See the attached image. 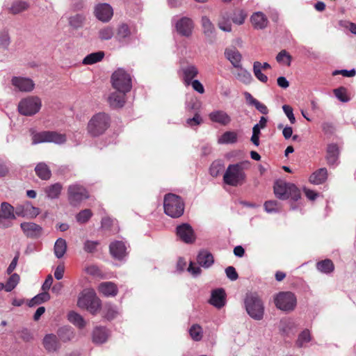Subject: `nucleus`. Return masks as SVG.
Returning <instances> with one entry per match:
<instances>
[{"mask_svg":"<svg viewBox=\"0 0 356 356\" xmlns=\"http://www.w3.org/2000/svg\"><path fill=\"white\" fill-rule=\"evenodd\" d=\"M86 272L92 276L102 277V273L99 268L96 265H90L86 268Z\"/></svg>","mask_w":356,"mask_h":356,"instance_id":"338daca9","label":"nucleus"},{"mask_svg":"<svg viewBox=\"0 0 356 356\" xmlns=\"http://www.w3.org/2000/svg\"><path fill=\"white\" fill-rule=\"evenodd\" d=\"M253 72L255 77L262 83H266L268 80V76L261 72L259 67V62L255 61L253 63Z\"/></svg>","mask_w":356,"mask_h":356,"instance_id":"4d7b16f0","label":"nucleus"},{"mask_svg":"<svg viewBox=\"0 0 356 356\" xmlns=\"http://www.w3.org/2000/svg\"><path fill=\"white\" fill-rule=\"evenodd\" d=\"M181 72L182 79L186 86H190L193 79L198 74L197 68L193 65L181 67Z\"/></svg>","mask_w":356,"mask_h":356,"instance_id":"c85d7f7f","label":"nucleus"},{"mask_svg":"<svg viewBox=\"0 0 356 356\" xmlns=\"http://www.w3.org/2000/svg\"><path fill=\"white\" fill-rule=\"evenodd\" d=\"M223 162L221 160H216L211 163L209 168V172L212 177H216L220 175V173L223 170Z\"/></svg>","mask_w":356,"mask_h":356,"instance_id":"3c124183","label":"nucleus"},{"mask_svg":"<svg viewBox=\"0 0 356 356\" xmlns=\"http://www.w3.org/2000/svg\"><path fill=\"white\" fill-rule=\"evenodd\" d=\"M98 291L106 297H115L118 293L117 285L112 282H104L99 284Z\"/></svg>","mask_w":356,"mask_h":356,"instance_id":"a878e982","label":"nucleus"},{"mask_svg":"<svg viewBox=\"0 0 356 356\" xmlns=\"http://www.w3.org/2000/svg\"><path fill=\"white\" fill-rule=\"evenodd\" d=\"M94 14L99 21L108 22L113 15V10L108 3H98L95 6Z\"/></svg>","mask_w":356,"mask_h":356,"instance_id":"a211bd4d","label":"nucleus"},{"mask_svg":"<svg viewBox=\"0 0 356 356\" xmlns=\"http://www.w3.org/2000/svg\"><path fill=\"white\" fill-rule=\"evenodd\" d=\"M127 92L117 90L115 92H112L108 98L110 106L114 108H122L124 105L125 95Z\"/></svg>","mask_w":356,"mask_h":356,"instance_id":"393cba45","label":"nucleus"},{"mask_svg":"<svg viewBox=\"0 0 356 356\" xmlns=\"http://www.w3.org/2000/svg\"><path fill=\"white\" fill-rule=\"evenodd\" d=\"M327 179V170L321 168L314 171L309 177V181L315 185L323 184Z\"/></svg>","mask_w":356,"mask_h":356,"instance_id":"72a5a7b5","label":"nucleus"},{"mask_svg":"<svg viewBox=\"0 0 356 356\" xmlns=\"http://www.w3.org/2000/svg\"><path fill=\"white\" fill-rule=\"evenodd\" d=\"M291 56L286 50H282L276 56V60L278 63H285L288 66L291 65Z\"/></svg>","mask_w":356,"mask_h":356,"instance_id":"0e129e2a","label":"nucleus"},{"mask_svg":"<svg viewBox=\"0 0 356 356\" xmlns=\"http://www.w3.org/2000/svg\"><path fill=\"white\" fill-rule=\"evenodd\" d=\"M57 337L60 342L67 343L72 341L75 337L74 329L70 326H63L58 329Z\"/></svg>","mask_w":356,"mask_h":356,"instance_id":"473e14b6","label":"nucleus"},{"mask_svg":"<svg viewBox=\"0 0 356 356\" xmlns=\"http://www.w3.org/2000/svg\"><path fill=\"white\" fill-rule=\"evenodd\" d=\"M118 309L115 305L110 302H106L104 305L102 309L103 316L108 321H111L116 318L118 314Z\"/></svg>","mask_w":356,"mask_h":356,"instance_id":"4c0bfd02","label":"nucleus"},{"mask_svg":"<svg viewBox=\"0 0 356 356\" xmlns=\"http://www.w3.org/2000/svg\"><path fill=\"white\" fill-rule=\"evenodd\" d=\"M244 306L248 314L255 321H261L264 316V302L256 293H247L244 299Z\"/></svg>","mask_w":356,"mask_h":356,"instance_id":"f257e3e1","label":"nucleus"},{"mask_svg":"<svg viewBox=\"0 0 356 356\" xmlns=\"http://www.w3.org/2000/svg\"><path fill=\"white\" fill-rule=\"evenodd\" d=\"M163 207L166 215L177 218L184 213V202L180 196L168 193L164 197Z\"/></svg>","mask_w":356,"mask_h":356,"instance_id":"20e7f679","label":"nucleus"},{"mask_svg":"<svg viewBox=\"0 0 356 356\" xmlns=\"http://www.w3.org/2000/svg\"><path fill=\"white\" fill-rule=\"evenodd\" d=\"M54 254L58 259L62 258L67 251L66 241L62 238L56 240L54 244Z\"/></svg>","mask_w":356,"mask_h":356,"instance_id":"ea45409f","label":"nucleus"},{"mask_svg":"<svg viewBox=\"0 0 356 356\" xmlns=\"http://www.w3.org/2000/svg\"><path fill=\"white\" fill-rule=\"evenodd\" d=\"M67 193L70 204L74 207L79 205L83 200L88 199L89 197L86 188L76 183L69 186Z\"/></svg>","mask_w":356,"mask_h":356,"instance_id":"f8f14e48","label":"nucleus"},{"mask_svg":"<svg viewBox=\"0 0 356 356\" xmlns=\"http://www.w3.org/2000/svg\"><path fill=\"white\" fill-rule=\"evenodd\" d=\"M19 280L20 277L18 274H10V277L8 279L6 283L5 284V291L7 292H10L13 291L18 284Z\"/></svg>","mask_w":356,"mask_h":356,"instance_id":"09e8293b","label":"nucleus"},{"mask_svg":"<svg viewBox=\"0 0 356 356\" xmlns=\"http://www.w3.org/2000/svg\"><path fill=\"white\" fill-rule=\"evenodd\" d=\"M15 220H16L15 207L9 202H2L0 204V228L11 227Z\"/></svg>","mask_w":356,"mask_h":356,"instance_id":"9d476101","label":"nucleus"},{"mask_svg":"<svg viewBox=\"0 0 356 356\" xmlns=\"http://www.w3.org/2000/svg\"><path fill=\"white\" fill-rule=\"evenodd\" d=\"M201 107V102L195 97H191L186 102V110L187 111H195L198 113Z\"/></svg>","mask_w":356,"mask_h":356,"instance_id":"864d4df0","label":"nucleus"},{"mask_svg":"<svg viewBox=\"0 0 356 356\" xmlns=\"http://www.w3.org/2000/svg\"><path fill=\"white\" fill-rule=\"evenodd\" d=\"M189 334L194 341H200L202 337V329L199 325L195 324L190 328Z\"/></svg>","mask_w":356,"mask_h":356,"instance_id":"13d9d810","label":"nucleus"},{"mask_svg":"<svg viewBox=\"0 0 356 356\" xmlns=\"http://www.w3.org/2000/svg\"><path fill=\"white\" fill-rule=\"evenodd\" d=\"M251 23L256 29H264L268 24L267 17L262 12H256L250 17Z\"/></svg>","mask_w":356,"mask_h":356,"instance_id":"c756f323","label":"nucleus"},{"mask_svg":"<svg viewBox=\"0 0 356 356\" xmlns=\"http://www.w3.org/2000/svg\"><path fill=\"white\" fill-rule=\"evenodd\" d=\"M92 213L88 209H83L78 213L76 216V221L81 224H83L87 222L90 218L92 217Z\"/></svg>","mask_w":356,"mask_h":356,"instance_id":"6e6d98bb","label":"nucleus"},{"mask_svg":"<svg viewBox=\"0 0 356 356\" xmlns=\"http://www.w3.org/2000/svg\"><path fill=\"white\" fill-rule=\"evenodd\" d=\"M12 84L22 92H31L35 87V83L29 78L14 76L11 80Z\"/></svg>","mask_w":356,"mask_h":356,"instance_id":"412c9836","label":"nucleus"},{"mask_svg":"<svg viewBox=\"0 0 356 356\" xmlns=\"http://www.w3.org/2000/svg\"><path fill=\"white\" fill-rule=\"evenodd\" d=\"M134 33V29L127 24L122 23L116 29L115 38L121 45H127L131 41Z\"/></svg>","mask_w":356,"mask_h":356,"instance_id":"2eb2a0df","label":"nucleus"},{"mask_svg":"<svg viewBox=\"0 0 356 356\" xmlns=\"http://www.w3.org/2000/svg\"><path fill=\"white\" fill-rule=\"evenodd\" d=\"M109 336V332L105 327H97L92 332V341L96 344L105 343Z\"/></svg>","mask_w":356,"mask_h":356,"instance_id":"2f4dec72","label":"nucleus"},{"mask_svg":"<svg viewBox=\"0 0 356 356\" xmlns=\"http://www.w3.org/2000/svg\"><path fill=\"white\" fill-rule=\"evenodd\" d=\"M209 303L218 309L225 305V292L223 289H217L211 292Z\"/></svg>","mask_w":356,"mask_h":356,"instance_id":"b1692460","label":"nucleus"},{"mask_svg":"<svg viewBox=\"0 0 356 356\" xmlns=\"http://www.w3.org/2000/svg\"><path fill=\"white\" fill-rule=\"evenodd\" d=\"M113 87L122 92H129L132 88L131 78L124 69L119 68L111 76Z\"/></svg>","mask_w":356,"mask_h":356,"instance_id":"0eeeda50","label":"nucleus"},{"mask_svg":"<svg viewBox=\"0 0 356 356\" xmlns=\"http://www.w3.org/2000/svg\"><path fill=\"white\" fill-rule=\"evenodd\" d=\"M17 217H22L27 219L35 218L40 213V209L34 207L29 201H24L17 204L15 207Z\"/></svg>","mask_w":356,"mask_h":356,"instance_id":"ddd939ff","label":"nucleus"},{"mask_svg":"<svg viewBox=\"0 0 356 356\" xmlns=\"http://www.w3.org/2000/svg\"><path fill=\"white\" fill-rule=\"evenodd\" d=\"M246 181V174L242 163L230 164L223 175V182L231 186L243 185Z\"/></svg>","mask_w":356,"mask_h":356,"instance_id":"f03ea898","label":"nucleus"},{"mask_svg":"<svg viewBox=\"0 0 356 356\" xmlns=\"http://www.w3.org/2000/svg\"><path fill=\"white\" fill-rule=\"evenodd\" d=\"M247 17V13L243 10H236L232 17V22L238 25H241L244 23Z\"/></svg>","mask_w":356,"mask_h":356,"instance_id":"5fc2aeb1","label":"nucleus"},{"mask_svg":"<svg viewBox=\"0 0 356 356\" xmlns=\"http://www.w3.org/2000/svg\"><path fill=\"white\" fill-rule=\"evenodd\" d=\"M281 330L286 335H289L291 332L297 327V324L291 318H286L281 321Z\"/></svg>","mask_w":356,"mask_h":356,"instance_id":"49530a36","label":"nucleus"},{"mask_svg":"<svg viewBox=\"0 0 356 356\" xmlns=\"http://www.w3.org/2000/svg\"><path fill=\"white\" fill-rule=\"evenodd\" d=\"M274 193L277 198L283 200L291 198L298 201L301 197L300 191L295 184L282 180L275 183Z\"/></svg>","mask_w":356,"mask_h":356,"instance_id":"39448f33","label":"nucleus"},{"mask_svg":"<svg viewBox=\"0 0 356 356\" xmlns=\"http://www.w3.org/2000/svg\"><path fill=\"white\" fill-rule=\"evenodd\" d=\"M104 56V53L103 51H97L94 53H91L87 55L82 61L83 65H92L97 62L101 61Z\"/></svg>","mask_w":356,"mask_h":356,"instance_id":"79ce46f5","label":"nucleus"},{"mask_svg":"<svg viewBox=\"0 0 356 356\" xmlns=\"http://www.w3.org/2000/svg\"><path fill=\"white\" fill-rule=\"evenodd\" d=\"M86 21V17L84 14L77 13L69 17L68 24L74 29L82 28Z\"/></svg>","mask_w":356,"mask_h":356,"instance_id":"c9c22d12","label":"nucleus"},{"mask_svg":"<svg viewBox=\"0 0 356 356\" xmlns=\"http://www.w3.org/2000/svg\"><path fill=\"white\" fill-rule=\"evenodd\" d=\"M238 69L237 73L236 74V78L241 82L248 85L252 82V76L250 72H248L245 68L242 67L241 65L240 67H236Z\"/></svg>","mask_w":356,"mask_h":356,"instance_id":"a19ab883","label":"nucleus"},{"mask_svg":"<svg viewBox=\"0 0 356 356\" xmlns=\"http://www.w3.org/2000/svg\"><path fill=\"white\" fill-rule=\"evenodd\" d=\"M201 24L203 33L207 40L212 43L216 40V29L213 24L207 16H203L201 19Z\"/></svg>","mask_w":356,"mask_h":356,"instance_id":"4be33fe9","label":"nucleus"},{"mask_svg":"<svg viewBox=\"0 0 356 356\" xmlns=\"http://www.w3.org/2000/svg\"><path fill=\"white\" fill-rule=\"evenodd\" d=\"M311 339L312 337L309 330L305 329L299 334L296 344L298 347L302 348L305 343L309 342Z\"/></svg>","mask_w":356,"mask_h":356,"instance_id":"8fccbe9b","label":"nucleus"},{"mask_svg":"<svg viewBox=\"0 0 356 356\" xmlns=\"http://www.w3.org/2000/svg\"><path fill=\"white\" fill-rule=\"evenodd\" d=\"M225 58L232 63L234 67H240L241 65L242 56L235 48H226L225 50Z\"/></svg>","mask_w":356,"mask_h":356,"instance_id":"5701e85b","label":"nucleus"},{"mask_svg":"<svg viewBox=\"0 0 356 356\" xmlns=\"http://www.w3.org/2000/svg\"><path fill=\"white\" fill-rule=\"evenodd\" d=\"M10 43V38L7 29H3L0 31V47L4 49H8Z\"/></svg>","mask_w":356,"mask_h":356,"instance_id":"bf43d9fd","label":"nucleus"},{"mask_svg":"<svg viewBox=\"0 0 356 356\" xmlns=\"http://www.w3.org/2000/svg\"><path fill=\"white\" fill-rule=\"evenodd\" d=\"M20 227L24 235L30 238L37 239L42 236L43 228L33 222H24L20 224Z\"/></svg>","mask_w":356,"mask_h":356,"instance_id":"f3484780","label":"nucleus"},{"mask_svg":"<svg viewBox=\"0 0 356 356\" xmlns=\"http://www.w3.org/2000/svg\"><path fill=\"white\" fill-rule=\"evenodd\" d=\"M29 3L24 1L17 0L13 3L9 8L10 12L14 15L19 14L29 8Z\"/></svg>","mask_w":356,"mask_h":356,"instance_id":"de8ad7c7","label":"nucleus"},{"mask_svg":"<svg viewBox=\"0 0 356 356\" xmlns=\"http://www.w3.org/2000/svg\"><path fill=\"white\" fill-rule=\"evenodd\" d=\"M335 97L341 102H348L350 98L347 95V90L344 87H340L334 90Z\"/></svg>","mask_w":356,"mask_h":356,"instance_id":"680f3d73","label":"nucleus"},{"mask_svg":"<svg viewBox=\"0 0 356 356\" xmlns=\"http://www.w3.org/2000/svg\"><path fill=\"white\" fill-rule=\"evenodd\" d=\"M274 303L276 307L284 312L294 310L297 305L295 294L290 291H282L274 296Z\"/></svg>","mask_w":356,"mask_h":356,"instance_id":"6e6552de","label":"nucleus"},{"mask_svg":"<svg viewBox=\"0 0 356 356\" xmlns=\"http://www.w3.org/2000/svg\"><path fill=\"white\" fill-rule=\"evenodd\" d=\"M77 305L80 308L87 309L90 314H96L101 307V300L92 289L84 291L79 296Z\"/></svg>","mask_w":356,"mask_h":356,"instance_id":"423d86ee","label":"nucleus"},{"mask_svg":"<svg viewBox=\"0 0 356 356\" xmlns=\"http://www.w3.org/2000/svg\"><path fill=\"white\" fill-rule=\"evenodd\" d=\"M172 22L179 35L186 38L192 35L195 26L192 19L188 17H181L177 19L173 18Z\"/></svg>","mask_w":356,"mask_h":356,"instance_id":"4468645a","label":"nucleus"},{"mask_svg":"<svg viewBox=\"0 0 356 356\" xmlns=\"http://www.w3.org/2000/svg\"><path fill=\"white\" fill-rule=\"evenodd\" d=\"M41 106L42 102L40 99L38 97L31 96L19 102L18 111L23 115L31 116L39 112Z\"/></svg>","mask_w":356,"mask_h":356,"instance_id":"1a4fd4ad","label":"nucleus"},{"mask_svg":"<svg viewBox=\"0 0 356 356\" xmlns=\"http://www.w3.org/2000/svg\"><path fill=\"white\" fill-rule=\"evenodd\" d=\"M339 156V147L335 143H330L327 147L326 160L330 165H337Z\"/></svg>","mask_w":356,"mask_h":356,"instance_id":"bb28decb","label":"nucleus"},{"mask_svg":"<svg viewBox=\"0 0 356 356\" xmlns=\"http://www.w3.org/2000/svg\"><path fill=\"white\" fill-rule=\"evenodd\" d=\"M68 321L79 328H83L86 325L83 318L75 312H70L67 315Z\"/></svg>","mask_w":356,"mask_h":356,"instance_id":"c03bdc74","label":"nucleus"},{"mask_svg":"<svg viewBox=\"0 0 356 356\" xmlns=\"http://www.w3.org/2000/svg\"><path fill=\"white\" fill-rule=\"evenodd\" d=\"M111 117L108 113L99 112L90 118L88 123V131L94 137L103 134L111 125Z\"/></svg>","mask_w":356,"mask_h":356,"instance_id":"7ed1b4c3","label":"nucleus"},{"mask_svg":"<svg viewBox=\"0 0 356 356\" xmlns=\"http://www.w3.org/2000/svg\"><path fill=\"white\" fill-rule=\"evenodd\" d=\"M264 209L268 213H278L280 211V204L276 200H268L265 202Z\"/></svg>","mask_w":356,"mask_h":356,"instance_id":"603ef678","label":"nucleus"},{"mask_svg":"<svg viewBox=\"0 0 356 356\" xmlns=\"http://www.w3.org/2000/svg\"><path fill=\"white\" fill-rule=\"evenodd\" d=\"M176 234L178 238L185 243H193L195 241L194 230L188 223L178 225L176 227Z\"/></svg>","mask_w":356,"mask_h":356,"instance_id":"dca6fc26","label":"nucleus"},{"mask_svg":"<svg viewBox=\"0 0 356 356\" xmlns=\"http://www.w3.org/2000/svg\"><path fill=\"white\" fill-rule=\"evenodd\" d=\"M113 29L110 26L104 27L99 31V37L102 40H111L113 37Z\"/></svg>","mask_w":356,"mask_h":356,"instance_id":"052dcab7","label":"nucleus"},{"mask_svg":"<svg viewBox=\"0 0 356 356\" xmlns=\"http://www.w3.org/2000/svg\"><path fill=\"white\" fill-rule=\"evenodd\" d=\"M209 117L213 122L224 126L227 125L231 122L230 116L223 111H214L209 113Z\"/></svg>","mask_w":356,"mask_h":356,"instance_id":"7c9ffc66","label":"nucleus"},{"mask_svg":"<svg viewBox=\"0 0 356 356\" xmlns=\"http://www.w3.org/2000/svg\"><path fill=\"white\" fill-rule=\"evenodd\" d=\"M62 189V185L59 183L51 184L45 188V193L49 199H56L59 197Z\"/></svg>","mask_w":356,"mask_h":356,"instance_id":"37998d69","label":"nucleus"},{"mask_svg":"<svg viewBox=\"0 0 356 356\" xmlns=\"http://www.w3.org/2000/svg\"><path fill=\"white\" fill-rule=\"evenodd\" d=\"M42 343L45 350L49 353L58 352L62 346L57 335L53 333L45 334Z\"/></svg>","mask_w":356,"mask_h":356,"instance_id":"6ab92c4d","label":"nucleus"},{"mask_svg":"<svg viewBox=\"0 0 356 356\" xmlns=\"http://www.w3.org/2000/svg\"><path fill=\"white\" fill-rule=\"evenodd\" d=\"M282 109L286 115L287 116L288 119L289 120L291 124H294L296 122V118L293 113L292 107L285 104L282 106Z\"/></svg>","mask_w":356,"mask_h":356,"instance_id":"774afa93","label":"nucleus"},{"mask_svg":"<svg viewBox=\"0 0 356 356\" xmlns=\"http://www.w3.org/2000/svg\"><path fill=\"white\" fill-rule=\"evenodd\" d=\"M33 145L42 143H54L58 145L64 143L66 141L65 134H58L56 131H41L33 136Z\"/></svg>","mask_w":356,"mask_h":356,"instance_id":"9b49d317","label":"nucleus"},{"mask_svg":"<svg viewBox=\"0 0 356 356\" xmlns=\"http://www.w3.org/2000/svg\"><path fill=\"white\" fill-rule=\"evenodd\" d=\"M238 140V134L233 131L224 132L218 138V143L220 145L234 144Z\"/></svg>","mask_w":356,"mask_h":356,"instance_id":"e433bc0d","label":"nucleus"},{"mask_svg":"<svg viewBox=\"0 0 356 356\" xmlns=\"http://www.w3.org/2000/svg\"><path fill=\"white\" fill-rule=\"evenodd\" d=\"M50 299V295L48 292H42L35 296H34L33 298H31L28 305L30 307H34L37 305H40L43 302H45L48 301Z\"/></svg>","mask_w":356,"mask_h":356,"instance_id":"a18cd8bd","label":"nucleus"},{"mask_svg":"<svg viewBox=\"0 0 356 356\" xmlns=\"http://www.w3.org/2000/svg\"><path fill=\"white\" fill-rule=\"evenodd\" d=\"M186 122L188 127H193L200 125L202 122V118L198 113H195L194 116L187 119Z\"/></svg>","mask_w":356,"mask_h":356,"instance_id":"69168bd1","label":"nucleus"},{"mask_svg":"<svg viewBox=\"0 0 356 356\" xmlns=\"http://www.w3.org/2000/svg\"><path fill=\"white\" fill-rule=\"evenodd\" d=\"M35 171L37 176L42 180H48L51 178V171L44 162L38 163L35 168Z\"/></svg>","mask_w":356,"mask_h":356,"instance_id":"f704fd0d","label":"nucleus"},{"mask_svg":"<svg viewBox=\"0 0 356 356\" xmlns=\"http://www.w3.org/2000/svg\"><path fill=\"white\" fill-rule=\"evenodd\" d=\"M197 262L200 266L204 268H209L214 263V259L210 252L206 250H202L197 256Z\"/></svg>","mask_w":356,"mask_h":356,"instance_id":"cd10ccee","label":"nucleus"},{"mask_svg":"<svg viewBox=\"0 0 356 356\" xmlns=\"http://www.w3.org/2000/svg\"><path fill=\"white\" fill-rule=\"evenodd\" d=\"M316 268L322 273L329 274L334 271V265L332 260L326 259L317 262Z\"/></svg>","mask_w":356,"mask_h":356,"instance_id":"58836bf2","label":"nucleus"},{"mask_svg":"<svg viewBox=\"0 0 356 356\" xmlns=\"http://www.w3.org/2000/svg\"><path fill=\"white\" fill-rule=\"evenodd\" d=\"M109 251L111 256L118 260H122L127 255V246L122 241H115L111 243Z\"/></svg>","mask_w":356,"mask_h":356,"instance_id":"aec40b11","label":"nucleus"},{"mask_svg":"<svg viewBox=\"0 0 356 356\" xmlns=\"http://www.w3.org/2000/svg\"><path fill=\"white\" fill-rule=\"evenodd\" d=\"M99 245L98 241L86 240L83 243V250L87 253H94L97 251V247Z\"/></svg>","mask_w":356,"mask_h":356,"instance_id":"e2e57ef3","label":"nucleus"}]
</instances>
